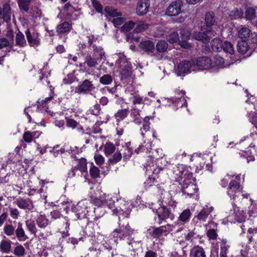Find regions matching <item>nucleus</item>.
Segmentation results:
<instances>
[{"mask_svg": "<svg viewBox=\"0 0 257 257\" xmlns=\"http://www.w3.org/2000/svg\"><path fill=\"white\" fill-rule=\"evenodd\" d=\"M166 39L170 43L174 44L178 43L179 45V41H180V40L179 34L177 32L171 33L167 36Z\"/></svg>", "mask_w": 257, "mask_h": 257, "instance_id": "37", "label": "nucleus"}, {"mask_svg": "<svg viewBox=\"0 0 257 257\" xmlns=\"http://www.w3.org/2000/svg\"><path fill=\"white\" fill-rule=\"evenodd\" d=\"M192 64L196 70L207 69L211 66L212 62L210 58L207 56H202L197 59H192Z\"/></svg>", "mask_w": 257, "mask_h": 257, "instance_id": "5", "label": "nucleus"}, {"mask_svg": "<svg viewBox=\"0 0 257 257\" xmlns=\"http://www.w3.org/2000/svg\"><path fill=\"white\" fill-rule=\"evenodd\" d=\"M66 126L72 128H75L79 125V123L75 120L74 119L66 117Z\"/></svg>", "mask_w": 257, "mask_h": 257, "instance_id": "55", "label": "nucleus"}, {"mask_svg": "<svg viewBox=\"0 0 257 257\" xmlns=\"http://www.w3.org/2000/svg\"><path fill=\"white\" fill-rule=\"evenodd\" d=\"M50 223L49 220L44 215H40L37 219V223L39 227L45 228Z\"/></svg>", "mask_w": 257, "mask_h": 257, "instance_id": "39", "label": "nucleus"}, {"mask_svg": "<svg viewBox=\"0 0 257 257\" xmlns=\"http://www.w3.org/2000/svg\"><path fill=\"white\" fill-rule=\"evenodd\" d=\"M240 183L236 180L231 181L228 187V194L230 197L234 198L235 194L240 188Z\"/></svg>", "mask_w": 257, "mask_h": 257, "instance_id": "21", "label": "nucleus"}, {"mask_svg": "<svg viewBox=\"0 0 257 257\" xmlns=\"http://www.w3.org/2000/svg\"><path fill=\"white\" fill-rule=\"evenodd\" d=\"M137 23L133 21H128L126 22L120 28V31L122 32H127L135 27Z\"/></svg>", "mask_w": 257, "mask_h": 257, "instance_id": "45", "label": "nucleus"}, {"mask_svg": "<svg viewBox=\"0 0 257 257\" xmlns=\"http://www.w3.org/2000/svg\"><path fill=\"white\" fill-rule=\"evenodd\" d=\"M90 200L91 202L96 207H105L107 205V200L105 199L91 197Z\"/></svg>", "mask_w": 257, "mask_h": 257, "instance_id": "38", "label": "nucleus"}, {"mask_svg": "<svg viewBox=\"0 0 257 257\" xmlns=\"http://www.w3.org/2000/svg\"><path fill=\"white\" fill-rule=\"evenodd\" d=\"M121 158V154L119 152H116L108 159V163L111 165L115 164L120 161Z\"/></svg>", "mask_w": 257, "mask_h": 257, "instance_id": "47", "label": "nucleus"}, {"mask_svg": "<svg viewBox=\"0 0 257 257\" xmlns=\"http://www.w3.org/2000/svg\"><path fill=\"white\" fill-rule=\"evenodd\" d=\"M204 24L201 27V31L203 29H210L212 32V27L217 25V18L215 14L212 11H209L205 14L204 16Z\"/></svg>", "mask_w": 257, "mask_h": 257, "instance_id": "7", "label": "nucleus"}, {"mask_svg": "<svg viewBox=\"0 0 257 257\" xmlns=\"http://www.w3.org/2000/svg\"><path fill=\"white\" fill-rule=\"evenodd\" d=\"M75 76L73 73L68 74L67 76L63 79V82L65 84H71L75 80Z\"/></svg>", "mask_w": 257, "mask_h": 257, "instance_id": "63", "label": "nucleus"}, {"mask_svg": "<svg viewBox=\"0 0 257 257\" xmlns=\"http://www.w3.org/2000/svg\"><path fill=\"white\" fill-rule=\"evenodd\" d=\"M138 49L142 54L153 55L155 50V44L152 40H142L138 45Z\"/></svg>", "mask_w": 257, "mask_h": 257, "instance_id": "6", "label": "nucleus"}, {"mask_svg": "<svg viewBox=\"0 0 257 257\" xmlns=\"http://www.w3.org/2000/svg\"><path fill=\"white\" fill-rule=\"evenodd\" d=\"M90 175L92 178L96 179L99 177L100 171L96 166H93L90 169Z\"/></svg>", "mask_w": 257, "mask_h": 257, "instance_id": "58", "label": "nucleus"}, {"mask_svg": "<svg viewBox=\"0 0 257 257\" xmlns=\"http://www.w3.org/2000/svg\"><path fill=\"white\" fill-rule=\"evenodd\" d=\"M256 17V11L253 7H247L245 11V18L248 20H252Z\"/></svg>", "mask_w": 257, "mask_h": 257, "instance_id": "35", "label": "nucleus"}, {"mask_svg": "<svg viewBox=\"0 0 257 257\" xmlns=\"http://www.w3.org/2000/svg\"><path fill=\"white\" fill-rule=\"evenodd\" d=\"M117 59L116 61V64L121 68L124 66L131 65L130 63L127 61L125 56L121 53L117 54Z\"/></svg>", "mask_w": 257, "mask_h": 257, "instance_id": "32", "label": "nucleus"}, {"mask_svg": "<svg viewBox=\"0 0 257 257\" xmlns=\"http://www.w3.org/2000/svg\"><path fill=\"white\" fill-rule=\"evenodd\" d=\"M17 204L20 208L22 209H28L30 210L32 207V204L31 202L23 199H18Z\"/></svg>", "mask_w": 257, "mask_h": 257, "instance_id": "36", "label": "nucleus"}, {"mask_svg": "<svg viewBox=\"0 0 257 257\" xmlns=\"http://www.w3.org/2000/svg\"><path fill=\"white\" fill-rule=\"evenodd\" d=\"M220 257H228L226 255V251L228 249L229 246L226 245V241L222 240L220 242Z\"/></svg>", "mask_w": 257, "mask_h": 257, "instance_id": "51", "label": "nucleus"}, {"mask_svg": "<svg viewBox=\"0 0 257 257\" xmlns=\"http://www.w3.org/2000/svg\"><path fill=\"white\" fill-rule=\"evenodd\" d=\"M134 230L132 229L128 224L126 225L119 224L118 228L113 230L111 235L116 240H124L126 238H130L133 234Z\"/></svg>", "mask_w": 257, "mask_h": 257, "instance_id": "3", "label": "nucleus"}, {"mask_svg": "<svg viewBox=\"0 0 257 257\" xmlns=\"http://www.w3.org/2000/svg\"><path fill=\"white\" fill-rule=\"evenodd\" d=\"M179 31L181 37L179 45L182 48L185 49L190 48L191 44L188 42V40L190 39L191 36L190 31L186 28H184L180 29Z\"/></svg>", "mask_w": 257, "mask_h": 257, "instance_id": "12", "label": "nucleus"}, {"mask_svg": "<svg viewBox=\"0 0 257 257\" xmlns=\"http://www.w3.org/2000/svg\"><path fill=\"white\" fill-rule=\"evenodd\" d=\"M92 5L97 13L103 14L102 6L97 0H92Z\"/></svg>", "mask_w": 257, "mask_h": 257, "instance_id": "56", "label": "nucleus"}, {"mask_svg": "<svg viewBox=\"0 0 257 257\" xmlns=\"http://www.w3.org/2000/svg\"><path fill=\"white\" fill-rule=\"evenodd\" d=\"M104 207H95L93 210L94 215L90 214L87 217V224H88L89 222H93L102 217L105 213Z\"/></svg>", "mask_w": 257, "mask_h": 257, "instance_id": "15", "label": "nucleus"}, {"mask_svg": "<svg viewBox=\"0 0 257 257\" xmlns=\"http://www.w3.org/2000/svg\"><path fill=\"white\" fill-rule=\"evenodd\" d=\"M13 253L18 256H23L25 254V248L22 245H17L15 247Z\"/></svg>", "mask_w": 257, "mask_h": 257, "instance_id": "52", "label": "nucleus"}, {"mask_svg": "<svg viewBox=\"0 0 257 257\" xmlns=\"http://www.w3.org/2000/svg\"><path fill=\"white\" fill-rule=\"evenodd\" d=\"M150 6V0H138L136 7V14L139 16L145 15L148 12Z\"/></svg>", "mask_w": 257, "mask_h": 257, "instance_id": "13", "label": "nucleus"}, {"mask_svg": "<svg viewBox=\"0 0 257 257\" xmlns=\"http://www.w3.org/2000/svg\"><path fill=\"white\" fill-rule=\"evenodd\" d=\"M248 117H249L250 122L257 128V113L253 112L252 114L251 113H247Z\"/></svg>", "mask_w": 257, "mask_h": 257, "instance_id": "61", "label": "nucleus"}, {"mask_svg": "<svg viewBox=\"0 0 257 257\" xmlns=\"http://www.w3.org/2000/svg\"><path fill=\"white\" fill-rule=\"evenodd\" d=\"M115 150V147L111 143H106L104 146V153L106 156H108L113 153Z\"/></svg>", "mask_w": 257, "mask_h": 257, "instance_id": "49", "label": "nucleus"}, {"mask_svg": "<svg viewBox=\"0 0 257 257\" xmlns=\"http://www.w3.org/2000/svg\"><path fill=\"white\" fill-rule=\"evenodd\" d=\"M11 42L8 41L7 38H3L0 39V49L7 46H11L12 47Z\"/></svg>", "mask_w": 257, "mask_h": 257, "instance_id": "64", "label": "nucleus"}, {"mask_svg": "<svg viewBox=\"0 0 257 257\" xmlns=\"http://www.w3.org/2000/svg\"><path fill=\"white\" fill-rule=\"evenodd\" d=\"M155 182H157L156 178L154 177L150 176L144 183L145 187L146 188L150 187L155 185Z\"/></svg>", "mask_w": 257, "mask_h": 257, "instance_id": "60", "label": "nucleus"}, {"mask_svg": "<svg viewBox=\"0 0 257 257\" xmlns=\"http://www.w3.org/2000/svg\"><path fill=\"white\" fill-rule=\"evenodd\" d=\"M202 32H194L192 35L193 39L201 41L204 44H208V42L210 40V37L208 35V34L210 33L211 31L210 29H203Z\"/></svg>", "mask_w": 257, "mask_h": 257, "instance_id": "14", "label": "nucleus"}, {"mask_svg": "<svg viewBox=\"0 0 257 257\" xmlns=\"http://www.w3.org/2000/svg\"><path fill=\"white\" fill-rule=\"evenodd\" d=\"M16 44L17 45L21 47H24L26 45V42L25 39L24 35L20 31L16 35Z\"/></svg>", "mask_w": 257, "mask_h": 257, "instance_id": "41", "label": "nucleus"}, {"mask_svg": "<svg viewBox=\"0 0 257 257\" xmlns=\"http://www.w3.org/2000/svg\"><path fill=\"white\" fill-rule=\"evenodd\" d=\"M149 25L145 22H140L135 28V31L137 33L142 32L148 29Z\"/></svg>", "mask_w": 257, "mask_h": 257, "instance_id": "50", "label": "nucleus"}, {"mask_svg": "<svg viewBox=\"0 0 257 257\" xmlns=\"http://www.w3.org/2000/svg\"><path fill=\"white\" fill-rule=\"evenodd\" d=\"M196 69L194 68L192 64V61H182L178 65L177 74L181 76L185 74L190 73L191 71H196Z\"/></svg>", "mask_w": 257, "mask_h": 257, "instance_id": "11", "label": "nucleus"}, {"mask_svg": "<svg viewBox=\"0 0 257 257\" xmlns=\"http://www.w3.org/2000/svg\"><path fill=\"white\" fill-rule=\"evenodd\" d=\"M239 155H240L241 157L246 158L248 163L250 161H253L254 160V156L252 155V153L250 150L246 151H241L239 152Z\"/></svg>", "mask_w": 257, "mask_h": 257, "instance_id": "44", "label": "nucleus"}, {"mask_svg": "<svg viewBox=\"0 0 257 257\" xmlns=\"http://www.w3.org/2000/svg\"><path fill=\"white\" fill-rule=\"evenodd\" d=\"M130 111L128 108L119 109L114 114L117 122L124 119L128 114Z\"/></svg>", "mask_w": 257, "mask_h": 257, "instance_id": "30", "label": "nucleus"}, {"mask_svg": "<svg viewBox=\"0 0 257 257\" xmlns=\"http://www.w3.org/2000/svg\"><path fill=\"white\" fill-rule=\"evenodd\" d=\"M243 10L241 8H235L229 10L227 13L229 17L231 20L241 19L243 18Z\"/></svg>", "mask_w": 257, "mask_h": 257, "instance_id": "19", "label": "nucleus"}, {"mask_svg": "<svg viewBox=\"0 0 257 257\" xmlns=\"http://www.w3.org/2000/svg\"><path fill=\"white\" fill-rule=\"evenodd\" d=\"M76 166L81 172H86L87 170V162L86 159L81 158L79 160L78 164Z\"/></svg>", "mask_w": 257, "mask_h": 257, "instance_id": "54", "label": "nucleus"}, {"mask_svg": "<svg viewBox=\"0 0 257 257\" xmlns=\"http://www.w3.org/2000/svg\"><path fill=\"white\" fill-rule=\"evenodd\" d=\"M149 235L153 238H159L162 236H166L172 231L171 226L169 224L159 227L151 226L148 229Z\"/></svg>", "mask_w": 257, "mask_h": 257, "instance_id": "4", "label": "nucleus"}, {"mask_svg": "<svg viewBox=\"0 0 257 257\" xmlns=\"http://www.w3.org/2000/svg\"><path fill=\"white\" fill-rule=\"evenodd\" d=\"M157 50L159 52H165L168 47V44L165 40H160L156 46Z\"/></svg>", "mask_w": 257, "mask_h": 257, "instance_id": "42", "label": "nucleus"}, {"mask_svg": "<svg viewBox=\"0 0 257 257\" xmlns=\"http://www.w3.org/2000/svg\"><path fill=\"white\" fill-rule=\"evenodd\" d=\"M232 206L233 208L234 212L233 213L235 215V218L236 220L240 222H242L245 221L246 216L244 215L243 212H240L238 210V207L234 204V203H232Z\"/></svg>", "mask_w": 257, "mask_h": 257, "instance_id": "31", "label": "nucleus"}, {"mask_svg": "<svg viewBox=\"0 0 257 257\" xmlns=\"http://www.w3.org/2000/svg\"><path fill=\"white\" fill-rule=\"evenodd\" d=\"M250 30L247 28H242L238 32L239 37L242 40H246L250 37Z\"/></svg>", "mask_w": 257, "mask_h": 257, "instance_id": "43", "label": "nucleus"}, {"mask_svg": "<svg viewBox=\"0 0 257 257\" xmlns=\"http://www.w3.org/2000/svg\"><path fill=\"white\" fill-rule=\"evenodd\" d=\"M26 224L28 229L33 234L36 233L37 228L34 221L28 220L26 221Z\"/></svg>", "mask_w": 257, "mask_h": 257, "instance_id": "53", "label": "nucleus"}, {"mask_svg": "<svg viewBox=\"0 0 257 257\" xmlns=\"http://www.w3.org/2000/svg\"><path fill=\"white\" fill-rule=\"evenodd\" d=\"M25 34L29 44L31 47H37L40 44V39L38 33L31 34L30 30L28 29L25 31Z\"/></svg>", "mask_w": 257, "mask_h": 257, "instance_id": "17", "label": "nucleus"}, {"mask_svg": "<svg viewBox=\"0 0 257 257\" xmlns=\"http://www.w3.org/2000/svg\"><path fill=\"white\" fill-rule=\"evenodd\" d=\"M93 51L91 52V55L97 58V60H102L105 57V52L101 46H96V45H92Z\"/></svg>", "mask_w": 257, "mask_h": 257, "instance_id": "22", "label": "nucleus"}, {"mask_svg": "<svg viewBox=\"0 0 257 257\" xmlns=\"http://www.w3.org/2000/svg\"><path fill=\"white\" fill-rule=\"evenodd\" d=\"M104 11L105 13V17H110L114 18L122 16V14L120 12H118L117 10L110 6H106L105 7Z\"/></svg>", "mask_w": 257, "mask_h": 257, "instance_id": "25", "label": "nucleus"}, {"mask_svg": "<svg viewBox=\"0 0 257 257\" xmlns=\"http://www.w3.org/2000/svg\"><path fill=\"white\" fill-rule=\"evenodd\" d=\"M12 241L10 240H2L0 242V250L2 252L9 253L11 251Z\"/></svg>", "mask_w": 257, "mask_h": 257, "instance_id": "26", "label": "nucleus"}, {"mask_svg": "<svg viewBox=\"0 0 257 257\" xmlns=\"http://www.w3.org/2000/svg\"><path fill=\"white\" fill-rule=\"evenodd\" d=\"M212 210V207L208 208V206H206V208L204 207L197 215L194 216L193 220L196 222H198V221H206L209 214Z\"/></svg>", "mask_w": 257, "mask_h": 257, "instance_id": "18", "label": "nucleus"}, {"mask_svg": "<svg viewBox=\"0 0 257 257\" xmlns=\"http://www.w3.org/2000/svg\"><path fill=\"white\" fill-rule=\"evenodd\" d=\"M175 172L177 176L175 181L179 183V188L183 195L189 197L195 195L197 193L198 188L195 183V179L193 177L192 173L184 168L183 166L178 167Z\"/></svg>", "mask_w": 257, "mask_h": 257, "instance_id": "1", "label": "nucleus"}, {"mask_svg": "<svg viewBox=\"0 0 257 257\" xmlns=\"http://www.w3.org/2000/svg\"><path fill=\"white\" fill-rule=\"evenodd\" d=\"M113 78L110 74H105L99 79V82L103 85H108L112 83Z\"/></svg>", "mask_w": 257, "mask_h": 257, "instance_id": "48", "label": "nucleus"}, {"mask_svg": "<svg viewBox=\"0 0 257 257\" xmlns=\"http://www.w3.org/2000/svg\"><path fill=\"white\" fill-rule=\"evenodd\" d=\"M190 257H206L204 248L199 245L194 246L190 252Z\"/></svg>", "mask_w": 257, "mask_h": 257, "instance_id": "20", "label": "nucleus"}, {"mask_svg": "<svg viewBox=\"0 0 257 257\" xmlns=\"http://www.w3.org/2000/svg\"><path fill=\"white\" fill-rule=\"evenodd\" d=\"M17 3L20 11L23 13L29 10L31 0H17Z\"/></svg>", "mask_w": 257, "mask_h": 257, "instance_id": "28", "label": "nucleus"}, {"mask_svg": "<svg viewBox=\"0 0 257 257\" xmlns=\"http://www.w3.org/2000/svg\"><path fill=\"white\" fill-rule=\"evenodd\" d=\"M237 49L238 52L241 54H245L249 50V46L246 40H242L237 43Z\"/></svg>", "mask_w": 257, "mask_h": 257, "instance_id": "29", "label": "nucleus"}, {"mask_svg": "<svg viewBox=\"0 0 257 257\" xmlns=\"http://www.w3.org/2000/svg\"><path fill=\"white\" fill-rule=\"evenodd\" d=\"M95 89V87L92 81L88 79H85L80 85L76 87L75 92L78 94H87Z\"/></svg>", "mask_w": 257, "mask_h": 257, "instance_id": "9", "label": "nucleus"}, {"mask_svg": "<svg viewBox=\"0 0 257 257\" xmlns=\"http://www.w3.org/2000/svg\"><path fill=\"white\" fill-rule=\"evenodd\" d=\"M177 106L182 107L184 105L187 106V102L183 97L176 98L175 102H173Z\"/></svg>", "mask_w": 257, "mask_h": 257, "instance_id": "59", "label": "nucleus"}, {"mask_svg": "<svg viewBox=\"0 0 257 257\" xmlns=\"http://www.w3.org/2000/svg\"><path fill=\"white\" fill-rule=\"evenodd\" d=\"M15 229V227L12 224H7L5 226L4 230L7 235L11 236L14 234Z\"/></svg>", "mask_w": 257, "mask_h": 257, "instance_id": "57", "label": "nucleus"}, {"mask_svg": "<svg viewBox=\"0 0 257 257\" xmlns=\"http://www.w3.org/2000/svg\"><path fill=\"white\" fill-rule=\"evenodd\" d=\"M191 216V212L189 209L184 210L180 215L179 220L185 222L189 220Z\"/></svg>", "mask_w": 257, "mask_h": 257, "instance_id": "46", "label": "nucleus"}, {"mask_svg": "<svg viewBox=\"0 0 257 257\" xmlns=\"http://www.w3.org/2000/svg\"><path fill=\"white\" fill-rule=\"evenodd\" d=\"M87 206L84 201L79 202L76 206L72 208V211L75 213L78 219L86 218L88 216Z\"/></svg>", "mask_w": 257, "mask_h": 257, "instance_id": "10", "label": "nucleus"}, {"mask_svg": "<svg viewBox=\"0 0 257 257\" xmlns=\"http://www.w3.org/2000/svg\"><path fill=\"white\" fill-rule=\"evenodd\" d=\"M15 232L16 236L20 240H25L27 238L22 227V224L20 222L18 223V227L16 229Z\"/></svg>", "mask_w": 257, "mask_h": 257, "instance_id": "34", "label": "nucleus"}, {"mask_svg": "<svg viewBox=\"0 0 257 257\" xmlns=\"http://www.w3.org/2000/svg\"><path fill=\"white\" fill-rule=\"evenodd\" d=\"M207 236L209 239L215 240L217 238V234L214 229H210L207 232Z\"/></svg>", "mask_w": 257, "mask_h": 257, "instance_id": "62", "label": "nucleus"}, {"mask_svg": "<svg viewBox=\"0 0 257 257\" xmlns=\"http://www.w3.org/2000/svg\"><path fill=\"white\" fill-rule=\"evenodd\" d=\"M97 58H95L91 55V52H88L85 57L84 64H86L88 67H95L98 65Z\"/></svg>", "mask_w": 257, "mask_h": 257, "instance_id": "23", "label": "nucleus"}, {"mask_svg": "<svg viewBox=\"0 0 257 257\" xmlns=\"http://www.w3.org/2000/svg\"><path fill=\"white\" fill-rule=\"evenodd\" d=\"M70 25L68 22H64L57 27V32L58 34H62L70 31Z\"/></svg>", "mask_w": 257, "mask_h": 257, "instance_id": "33", "label": "nucleus"}, {"mask_svg": "<svg viewBox=\"0 0 257 257\" xmlns=\"http://www.w3.org/2000/svg\"><path fill=\"white\" fill-rule=\"evenodd\" d=\"M121 81L123 83H128L132 75V67L131 65L121 68L119 72Z\"/></svg>", "mask_w": 257, "mask_h": 257, "instance_id": "16", "label": "nucleus"}, {"mask_svg": "<svg viewBox=\"0 0 257 257\" xmlns=\"http://www.w3.org/2000/svg\"><path fill=\"white\" fill-rule=\"evenodd\" d=\"M158 217V222L161 224L163 221H172L175 218V215L172 208L167 205L162 204L156 211Z\"/></svg>", "mask_w": 257, "mask_h": 257, "instance_id": "2", "label": "nucleus"}, {"mask_svg": "<svg viewBox=\"0 0 257 257\" xmlns=\"http://www.w3.org/2000/svg\"><path fill=\"white\" fill-rule=\"evenodd\" d=\"M223 42L219 38H214L210 42L211 49L213 51L219 52L222 51Z\"/></svg>", "mask_w": 257, "mask_h": 257, "instance_id": "24", "label": "nucleus"}, {"mask_svg": "<svg viewBox=\"0 0 257 257\" xmlns=\"http://www.w3.org/2000/svg\"><path fill=\"white\" fill-rule=\"evenodd\" d=\"M223 46L222 47V50L225 53L229 54H233L234 52L233 45L229 42L227 41H224L223 43Z\"/></svg>", "mask_w": 257, "mask_h": 257, "instance_id": "40", "label": "nucleus"}, {"mask_svg": "<svg viewBox=\"0 0 257 257\" xmlns=\"http://www.w3.org/2000/svg\"><path fill=\"white\" fill-rule=\"evenodd\" d=\"M11 7L8 4H5L3 8V16L1 19H3L4 22L8 23L11 20Z\"/></svg>", "mask_w": 257, "mask_h": 257, "instance_id": "27", "label": "nucleus"}, {"mask_svg": "<svg viewBox=\"0 0 257 257\" xmlns=\"http://www.w3.org/2000/svg\"><path fill=\"white\" fill-rule=\"evenodd\" d=\"M183 3L181 0H176L172 2L166 10V15L170 17H175L180 14Z\"/></svg>", "mask_w": 257, "mask_h": 257, "instance_id": "8", "label": "nucleus"}]
</instances>
